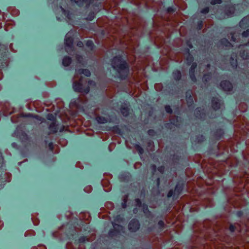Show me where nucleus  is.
<instances>
[{"instance_id":"473e14b6","label":"nucleus","mask_w":249,"mask_h":249,"mask_svg":"<svg viewBox=\"0 0 249 249\" xmlns=\"http://www.w3.org/2000/svg\"><path fill=\"white\" fill-rule=\"evenodd\" d=\"M211 75L210 74H205L203 77V81L207 82L209 81Z\"/></svg>"},{"instance_id":"864d4df0","label":"nucleus","mask_w":249,"mask_h":249,"mask_svg":"<svg viewBox=\"0 0 249 249\" xmlns=\"http://www.w3.org/2000/svg\"><path fill=\"white\" fill-rule=\"evenodd\" d=\"M158 170L160 172L162 173L163 172V170H164V167H162V166H160V167H159Z\"/></svg>"},{"instance_id":"09e8293b","label":"nucleus","mask_w":249,"mask_h":249,"mask_svg":"<svg viewBox=\"0 0 249 249\" xmlns=\"http://www.w3.org/2000/svg\"><path fill=\"white\" fill-rule=\"evenodd\" d=\"M242 215H243V213L241 211H238V212H237L236 215L238 217H241V216H242Z\"/></svg>"},{"instance_id":"680f3d73","label":"nucleus","mask_w":249,"mask_h":249,"mask_svg":"<svg viewBox=\"0 0 249 249\" xmlns=\"http://www.w3.org/2000/svg\"><path fill=\"white\" fill-rule=\"evenodd\" d=\"M152 131V130H148V134H151V132Z\"/></svg>"},{"instance_id":"4c0bfd02","label":"nucleus","mask_w":249,"mask_h":249,"mask_svg":"<svg viewBox=\"0 0 249 249\" xmlns=\"http://www.w3.org/2000/svg\"><path fill=\"white\" fill-rule=\"evenodd\" d=\"M236 229V227L232 225V224H231L230 226V227H229V230L231 232H233L235 231V230Z\"/></svg>"},{"instance_id":"f3484780","label":"nucleus","mask_w":249,"mask_h":249,"mask_svg":"<svg viewBox=\"0 0 249 249\" xmlns=\"http://www.w3.org/2000/svg\"><path fill=\"white\" fill-rule=\"evenodd\" d=\"M49 129L51 133H55L57 131V125L55 122H53L49 126Z\"/></svg>"},{"instance_id":"f704fd0d","label":"nucleus","mask_w":249,"mask_h":249,"mask_svg":"<svg viewBox=\"0 0 249 249\" xmlns=\"http://www.w3.org/2000/svg\"><path fill=\"white\" fill-rule=\"evenodd\" d=\"M249 36V30L248 29L245 31H244L242 34L243 37H246Z\"/></svg>"},{"instance_id":"a211bd4d","label":"nucleus","mask_w":249,"mask_h":249,"mask_svg":"<svg viewBox=\"0 0 249 249\" xmlns=\"http://www.w3.org/2000/svg\"><path fill=\"white\" fill-rule=\"evenodd\" d=\"M71 62V59L69 56H65L62 60L63 65L65 67L68 66Z\"/></svg>"},{"instance_id":"338daca9","label":"nucleus","mask_w":249,"mask_h":249,"mask_svg":"<svg viewBox=\"0 0 249 249\" xmlns=\"http://www.w3.org/2000/svg\"><path fill=\"white\" fill-rule=\"evenodd\" d=\"M11 121H12V122L13 123H14V122L13 121V119H12V118L11 119Z\"/></svg>"},{"instance_id":"ddd939ff","label":"nucleus","mask_w":249,"mask_h":249,"mask_svg":"<svg viewBox=\"0 0 249 249\" xmlns=\"http://www.w3.org/2000/svg\"><path fill=\"white\" fill-rule=\"evenodd\" d=\"M186 99L188 107H191L194 103L193 98L191 96L190 92L187 91L186 93Z\"/></svg>"},{"instance_id":"4be33fe9","label":"nucleus","mask_w":249,"mask_h":249,"mask_svg":"<svg viewBox=\"0 0 249 249\" xmlns=\"http://www.w3.org/2000/svg\"><path fill=\"white\" fill-rule=\"evenodd\" d=\"M108 234V236L110 237L118 236V235H121L118 232L116 231V230H115L113 228L109 230Z\"/></svg>"},{"instance_id":"5701e85b","label":"nucleus","mask_w":249,"mask_h":249,"mask_svg":"<svg viewBox=\"0 0 249 249\" xmlns=\"http://www.w3.org/2000/svg\"><path fill=\"white\" fill-rule=\"evenodd\" d=\"M173 76L176 80H178L181 78V73L179 71H175L173 72Z\"/></svg>"},{"instance_id":"bb28decb","label":"nucleus","mask_w":249,"mask_h":249,"mask_svg":"<svg viewBox=\"0 0 249 249\" xmlns=\"http://www.w3.org/2000/svg\"><path fill=\"white\" fill-rule=\"evenodd\" d=\"M240 55L244 59H249V53L247 51H243L240 53Z\"/></svg>"},{"instance_id":"e433bc0d","label":"nucleus","mask_w":249,"mask_h":249,"mask_svg":"<svg viewBox=\"0 0 249 249\" xmlns=\"http://www.w3.org/2000/svg\"><path fill=\"white\" fill-rule=\"evenodd\" d=\"M165 109L167 113H171L172 112V110L170 106H166Z\"/></svg>"},{"instance_id":"2eb2a0df","label":"nucleus","mask_w":249,"mask_h":249,"mask_svg":"<svg viewBox=\"0 0 249 249\" xmlns=\"http://www.w3.org/2000/svg\"><path fill=\"white\" fill-rule=\"evenodd\" d=\"M59 8L61 9L62 14L68 19H71V13L69 11L64 9L61 5L60 6Z\"/></svg>"},{"instance_id":"9b49d317","label":"nucleus","mask_w":249,"mask_h":249,"mask_svg":"<svg viewBox=\"0 0 249 249\" xmlns=\"http://www.w3.org/2000/svg\"><path fill=\"white\" fill-rule=\"evenodd\" d=\"M234 7L231 6V7H227L225 10V16L228 17H231L234 14Z\"/></svg>"},{"instance_id":"49530a36","label":"nucleus","mask_w":249,"mask_h":249,"mask_svg":"<svg viewBox=\"0 0 249 249\" xmlns=\"http://www.w3.org/2000/svg\"><path fill=\"white\" fill-rule=\"evenodd\" d=\"M231 40L233 42H236V37L234 34H231Z\"/></svg>"},{"instance_id":"de8ad7c7","label":"nucleus","mask_w":249,"mask_h":249,"mask_svg":"<svg viewBox=\"0 0 249 249\" xmlns=\"http://www.w3.org/2000/svg\"><path fill=\"white\" fill-rule=\"evenodd\" d=\"M122 207L125 208L126 207V201L124 199V202L122 204Z\"/></svg>"},{"instance_id":"69168bd1","label":"nucleus","mask_w":249,"mask_h":249,"mask_svg":"<svg viewBox=\"0 0 249 249\" xmlns=\"http://www.w3.org/2000/svg\"><path fill=\"white\" fill-rule=\"evenodd\" d=\"M58 20H60L59 18H57Z\"/></svg>"},{"instance_id":"20e7f679","label":"nucleus","mask_w":249,"mask_h":249,"mask_svg":"<svg viewBox=\"0 0 249 249\" xmlns=\"http://www.w3.org/2000/svg\"><path fill=\"white\" fill-rule=\"evenodd\" d=\"M76 33L73 31H69L66 35L65 38V50L67 53L72 54L73 51V42Z\"/></svg>"},{"instance_id":"f8f14e48","label":"nucleus","mask_w":249,"mask_h":249,"mask_svg":"<svg viewBox=\"0 0 249 249\" xmlns=\"http://www.w3.org/2000/svg\"><path fill=\"white\" fill-rule=\"evenodd\" d=\"M76 59L80 66H86L88 64L86 58L78 54H76Z\"/></svg>"},{"instance_id":"412c9836","label":"nucleus","mask_w":249,"mask_h":249,"mask_svg":"<svg viewBox=\"0 0 249 249\" xmlns=\"http://www.w3.org/2000/svg\"><path fill=\"white\" fill-rule=\"evenodd\" d=\"M230 63L231 64V67L233 68H235L237 66V61L236 59V55L234 56V55L233 56H231L230 59Z\"/></svg>"},{"instance_id":"e2e57ef3","label":"nucleus","mask_w":249,"mask_h":249,"mask_svg":"<svg viewBox=\"0 0 249 249\" xmlns=\"http://www.w3.org/2000/svg\"><path fill=\"white\" fill-rule=\"evenodd\" d=\"M202 25V21H200L199 23V25Z\"/></svg>"},{"instance_id":"6e6d98bb","label":"nucleus","mask_w":249,"mask_h":249,"mask_svg":"<svg viewBox=\"0 0 249 249\" xmlns=\"http://www.w3.org/2000/svg\"><path fill=\"white\" fill-rule=\"evenodd\" d=\"M142 208L143 209L144 212H145L146 211L148 210L147 207L146 205H143Z\"/></svg>"},{"instance_id":"8fccbe9b","label":"nucleus","mask_w":249,"mask_h":249,"mask_svg":"<svg viewBox=\"0 0 249 249\" xmlns=\"http://www.w3.org/2000/svg\"><path fill=\"white\" fill-rule=\"evenodd\" d=\"M49 149L51 150H52L53 149V144L52 142H50L49 143Z\"/></svg>"},{"instance_id":"393cba45","label":"nucleus","mask_w":249,"mask_h":249,"mask_svg":"<svg viewBox=\"0 0 249 249\" xmlns=\"http://www.w3.org/2000/svg\"><path fill=\"white\" fill-rule=\"evenodd\" d=\"M121 112L124 116L126 117L129 115V109L127 107H122L121 109Z\"/></svg>"},{"instance_id":"72a5a7b5","label":"nucleus","mask_w":249,"mask_h":249,"mask_svg":"<svg viewBox=\"0 0 249 249\" xmlns=\"http://www.w3.org/2000/svg\"><path fill=\"white\" fill-rule=\"evenodd\" d=\"M176 195V193H175L174 191L171 190L169 191L167 194V197H171L173 196H174V195Z\"/></svg>"},{"instance_id":"c756f323","label":"nucleus","mask_w":249,"mask_h":249,"mask_svg":"<svg viewBox=\"0 0 249 249\" xmlns=\"http://www.w3.org/2000/svg\"><path fill=\"white\" fill-rule=\"evenodd\" d=\"M196 63H193L190 69L189 70V73H195V71L196 70Z\"/></svg>"},{"instance_id":"c9c22d12","label":"nucleus","mask_w":249,"mask_h":249,"mask_svg":"<svg viewBox=\"0 0 249 249\" xmlns=\"http://www.w3.org/2000/svg\"><path fill=\"white\" fill-rule=\"evenodd\" d=\"M95 15V13L94 12H91L90 15L87 18L89 20H91L94 18Z\"/></svg>"},{"instance_id":"b1692460","label":"nucleus","mask_w":249,"mask_h":249,"mask_svg":"<svg viewBox=\"0 0 249 249\" xmlns=\"http://www.w3.org/2000/svg\"><path fill=\"white\" fill-rule=\"evenodd\" d=\"M96 121L99 124H105L107 122V119L102 116L97 117Z\"/></svg>"},{"instance_id":"1a4fd4ad","label":"nucleus","mask_w":249,"mask_h":249,"mask_svg":"<svg viewBox=\"0 0 249 249\" xmlns=\"http://www.w3.org/2000/svg\"><path fill=\"white\" fill-rule=\"evenodd\" d=\"M83 74L86 76L89 77L90 76V72L88 69H80L76 70L75 72V77H78L79 75Z\"/></svg>"},{"instance_id":"9d476101","label":"nucleus","mask_w":249,"mask_h":249,"mask_svg":"<svg viewBox=\"0 0 249 249\" xmlns=\"http://www.w3.org/2000/svg\"><path fill=\"white\" fill-rule=\"evenodd\" d=\"M220 100L218 97H213L212 100V107L214 110H217L220 107Z\"/></svg>"},{"instance_id":"c03bdc74","label":"nucleus","mask_w":249,"mask_h":249,"mask_svg":"<svg viewBox=\"0 0 249 249\" xmlns=\"http://www.w3.org/2000/svg\"><path fill=\"white\" fill-rule=\"evenodd\" d=\"M25 117H30V118H33L34 115L32 113H27L23 115Z\"/></svg>"},{"instance_id":"a18cd8bd","label":"nucleus","mask_w":249,"mask_h":249,"mask_svg":"<svg viewBox=\"0 0 249 249\" xmlns=\"http://www.w3.org/2000/svg\"><path fill=\"white\" fill-rule=\"evenodd\" d=\"M168 12H173L175 11V8L172 7H169L167 9Z\"/></svg>"},{"instance_id":"0e129e2a","label":"nucleus","mask_w":249,"mask_h":249,"mask_svg":"<svg viewBox=\"0 0 249 249\" xmlns=\"http://www.w3.org/2000/svg\"><path fill=\"white\" fill-rule=\"evenodd\" d=\"M16 143H15V142H13V143H12V145H13V146H15V145H16Z\"/></svg>"},{"instance_id":"dca6fc26","label":"nucleus","mask_w":249,"mask_h":249,"mask_svg":"<svg viewBox=\"0 0 249 249\" xmlns=\"http://www.w3.org/2000/svg\"><path fill=\"white\" fill-rule=\"evenodd\" d=\"M249 17L244 18L239 23V26L241 28H244L247 26H248L249 24Z\"/></svg>"},{"instance_id":"f257e3e1","label":"nucleus","mask_w":249,"mask_h":249,"mask_svg":"<svg viewBox=\"0 0 249 249\" xmlns=\"http://www.w3.org/2000/svg\"><path fill=\"white\" fill-rule=\"evenodd\" d=\"M112 68L116 71V77L121 80L125 79L129 73V68L126 62L121 56L114 57L111 62Z\"/></svg>"},{"instance_id":"bf43d9fd","label":"nucleus","mask_w":249,"mask_h":249,"mask_svg":"<svg viewBox=\"0 0 249 249\" xmlns=\"http://www.w3.org/2000/svg\"><path fill=\"white\" fill-rule=\"evenodd\" d=\"M152 169L153 170H155L156 169V166L155 165H153L152 166Z\"/></svg>"},{"instance_id":"f03ea898","label":"nucleus","mask_w":249,"mask_h":249,"mask_svg":"<svg viewBox=\"0 0 249 249\" xmlns=\"http://www.w3.org/2000/svg\"><path fill=\"white\" fill-rule=\"evenodd\" d=\"M84 79H85L84 77L81 76L78 82H74L73 89L76 92L86 94L88 93L89 91V86L95 85V82L93 81H89L88 83H87Z\"/></svg>"},{"instance_id":"5fc2aeb1","label":"nucleus","mask_w":249,"mask_h":249,"mask_svg":"<svg viewBox=\"0 0 249 249\" xmlns=\"http://www.w3.org/2000/svg\"><path fill=\"white\" fill-rule=\"evenodd\" d=\"M187 45L190 49H192L193 48V46L190 42L188 41L187 42Z\"/></svg>"},{"instance_id":"0eeeda50","label":"nucleus","mask_w":249,"mask_h":249,"mask_svg":"<svg viewBox=\"0 0 249 249\" xmlns=\"http://www.w3.org/2000/svg\"><path fill=\"white\" fill-rule=\"evenodd\" d=\"M124 219H113L114 222L113 223V229L120 234L124 232V227L120 224H116L115 222L122 221Z\"/></svg>"},{"instance_id":"58836bf2","label":"nucleus","mask_w":249,"mask_h":249,"mask_svg":"<svg viewBox=\"0 0 249 249\" xmlns=\"http://www.w3.org/2000/svg\"><path fill=\"white\" fill-rule=\"evenodd\" d=\"M221 2V0H212L211 2V3L212 5H215L216 4H220Z\"/></svg>"},{"instance_id":"7ed1b4c3","label":"nucleus","mask_w":249,"mask_h":249,"mask_svg":"<svg viewBox=\"0 0 249 249\" xmlns=\"http://www.w3.org/2000/svg\"><path fill=\"white\" fill-rule=\"evenodd\" d=\"M74 2L79 7H84L86 9L88 8L90 5L94 6V8L95 12L99 10V6L103 0H71Z\"/></svg>"},{"instance_id":"79ce46f5","label":"nucleus","mask_w":249,"mask_h":249,"mask_svg":"<svg viewBox=\"0 0 249 249\" xmlns=\"http://www.w3.org/2000/svg\"><path fill=\"white\" fill-rule=\"evenodd\" d=\"M190 77L191 79L194 81L195 82L196 81V77L195 75V73H189Z\"/></svg>"},{"instance_id":"a19ab883","label":"nucleus","mask_w":249,"mask_h":249,"mask_svg":"<svg viewBox=\"0 0 249 249\" xmlns=\"http://www.w3.org/2000/svg\"><path fill=\"white\" fill-rule=\"evenodd\" d=\"M209 7H205L204 9H202L200 11V12L202 14H206L208 13L209 12Z\"/></svg>"},{"instance_id":"c85d7f7f","label":"nucleus","mask_w":249,"mask_h":249,"mask_svg":"<svg viewBox=\"0 0 249 249\" xmlns=\"http://www.w3.org/2000/svg\"><path fill=\"white\" fill-rule=\"evenodd\" d=\"M47 119L50 121H53V122H55V116L53 114H48L47 116Z\"/></svg>"},{"instance_id":"2f4dec72","label":"nucleus","mask_w":249,"mask_h":249,"mask_svg":"<svg viewBox=\"0 0 249 249\" xmlns=\"http://www.w3.org/2000/svg\"><path fill=\"white\" fill-rule=\"evenodd\" d=\"M33 118L36 119V120L40 121L41 122H43L45 120V119L36 115H34Z\"/></svg>"},{"instance_id":"774afa93","label":"nucleus","mask_w":249,"mask_h":249,"mask_svg":"<svg viewBox=\"0 0 249 249\" xmlns=\"http://www.w3.org/2000/svg\"><path fill=\"white\" fill-rule=\"evenodd\" d=\"M0 47L1 48V46L0 45Z\"/></svg>"},{"instance_id":"cd10ccee","label":"nucleus","mask_w":249,"mask_h":249,"mask_svg":"<svg viewBox=\"0 0 249 249\" xmlns=\"http://www.w3.org/2000/svg\"><path fill=\"white\" fill-rule=\"evenodd\" d=\"M86 46L90 49V50H92L94 46L93 41L90 40H89L87 41Z\"/></svg>"},{"instance_id":"39448f33","label":"nucleus","mask_w":249,"mask_h":249,"mask_svg":"<svg viewBox=\"0 0 249 249\" xmlns=\"http://www.w3.org/2000/svg\"><path fill=\"white\" fill-rule=\"evenodd\" d=\"M66 236L68 239L74 240L76 244L85 243L87 240V237L85 236L82 235L78 237V234L73 231L67 232Z\"/></svg>"},{"instance_id":"052dcab7","label":"nucleus","mask_w":249,"mask_h":249,"mask_svg":"<svg viewBox=\"0 0 249 249\" xmlns=\"http://www.w3.org/2000/svg\"><path fill=\"white\" fill-rule=\"evenodd\" d=\"M157 184H158V185H159V183H160V178H157Z\"/></svg>"},{"instance_id":"ea45409f","label":"nucleus","mask_w":249,"mask_h":249,"mask_svg":"<svg viewBox=\"0 0 249 249\" xmlns=\"http://www.w3.org/2000/svg\"><path fill=\"white\" fill-rule=\"evenodd\" d=\"M154 228V226L147 227L145 231V232L146 233H149V232L153 231Z\"/></svg>"},{"instance_id":"7c9ffc66","label":"nucleus","mask_w":249,"mask_h":249,"mask_svg":"<svg viewBox=\"0 0 249 249\" xmlns=\"http://www.w3.org/2000/svg\"><path fill=\"white\" fill-rule=\"evenodd\" d=\"M135 203L136 207H138L139 208H140L142 207L141 201L139 198L135 199Z\"/></svg>"},{"instance_id":"6ab92c4d","label":"nucleus","mask_w":249,"mask_h":249,"mask_svg":"<svg viewBox=\"0 0 249 249\" xmlns=\"http://www.w3.org/2000/svg\"><path fill=\"white\" fill-rule=\"evenodd\" d=\"M220 43L221 45L229 47L232 46V47H233V45H231V43L229 41V40L226 38H223L220 41Z\"/></svg>"},{"instance_id":"603ef678","label":"nucleus","mask_w":249,"mask_h":249,"mask_svg":"<svg viewBox=\"0 0 249 249\" xmlns=\"http://www.w3.org/2000/svg\"><path fill=\"white\" fill-rule=\"evenodd\" d=\"M139 154H140V155L142 154V153H143V149H142V148L141 147H140V146H139Z\"/></svg>"},{"instance_id":"aec40b11","label":"nucleus","mask_w":249,"mask_h":249,"mask_svg":"<svg viewBox=\"0 0 249 249\" xmlns=\"http://www.w3.org/2000/svg\"><path fill=\"white\" fill-rule=\"evenodd\" d=\"M183 189V185L180 183H178L175 188V193L177 195H178Z\"/></svg>"},{"instance_id":"4468645a","label":"nucleus","mask_w":249,"mask_h":249,"mask_svg":"<svg viewBox=\"0 0 249 249\" xmlns=\"http://www.w3.org/2000/svg\"><path fill=\"white\" fill-rule=\"evenodd\" d=\"M201 108L198 107L196 109L195 114L196 118L200 119H203L205 118V115L203 113V112H201Z\"/></svg>"},{"instance_id":"423d86ee","label":"nucleus","mask_w":249,"mask_h":249,"mask_svg":"<svg viewBox=\"0 0 249 249\" xmlns=\"http://www.w3.org/2000/svg\"><path fill=\"white\" fill-rule=\"evenodd\" d=\"M139 219H131L129 223L128 228L129 231L131 232L137 231L140 227V224Z\"/></svg>"},{"instance_id":"4d7b16f0","label":"nucleus","mask_w":249,"mask_h":249,"mask_svg":"<svg viewBox=\"0 0 249 249\" xmlns=\"http://www.w3.org/2000/svg\"><path fill=\"white\" fill-rule=\"evenodd\" d=\"M18 131V128L17 127L16 130H15V131L14 133V135H15V136H17L18 135V134H17Z\"/></svg>"},{"instance_id":"13d9d810","label":"nucleus","mask_w":249,"mask_h":249,"mask_svg":"<svg viewBox=\"0 0 249 249\" xmlns=\"http://www.w3.org/2000/svg\"><path fill=\"white\" fill-rule=\"evenodd\" d=\"M133 213H136L138 212L137 208H134V209H133Z\"/></svg>"},{"instance_id":"6e6552de","label":"nucleus","mask_w":249,"mask_h":249,"mask_svg":"<svg viewBox=\"0 0 249 249\" xmlns=\"http://www.w3.org/2000/svg\"><path fill=\"white\" fill-rule=\"evenodd\" d=\"M221 88L225 91H230L232 89V85L228 81H223L220 83Z\"/></svg>"},{"instance_id":"3c124183","label":"nucleus","mask_w":249,"mask_h":249,"mask_svg":"<svg viewBox=\"0 0 249 249\" xmlns=\"http://www.w3.org/2000/svg\"><path fill=\"white\" fill-rule=\"evenodd\" d=\"M77 46L79 47H82L83 46V42L81 41H79L77 44Z\"/></svg>"},{"instance_id":"37998d69","label":"nucleus","mask_w":249,"mask_h":249,"mask_svg":"<svg viewBox=\"0 0 249 249\" xmlns=\"http://www.w3.org/2000/svg\"><path fill=\"white\" fill-rule=\"evenodd\" d=\"M187 62L190 65L191 63V62L193 60V57L192 55L189 54L187 57Z\"/></svg>"},{"instance_id":"a878e982","label":"nucleus","mask_w":249,"mask_h":249,"mask_svg":"<svg viewBox=\"0 0 249 249\" xmlns=\"http://www.w3.org/2000/svg\"><path fill=\"white\" fill-rule=\"evenodd\" d=\"M158 228L160 231H162L164 228L165 224L162 220H160L158 223Z\"/></svg>"}]
</instances>
